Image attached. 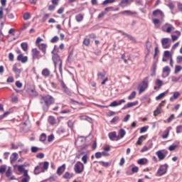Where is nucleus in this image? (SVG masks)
<instances>
[{"label": "nucleus", "instance_id": "nucleus-11", "mask_svg": "<svg viewBox=\"0 0 182 182\" xmlns=\"http://www.w3.org/2000/svg\"><path fill=\"white\" fill-rule=\"evenodd\" d=\"M59 122H60V119H58L57 120L53 116H50L48 117V123H50L51 126H55V124H59Z\"/></svg>", "mask_w": 182, "mask_h": 182}, {"label": "nucleus", "instance_id": "nucleus-58", "mask_svg": "<svg viewBox=\"0 0 182 182\" xmlns=\"http://www.w3.org/2000/svg\"><path fill=\"white\" fill-rule=\"evenodd\" d=\"M36 157L37 159H43V157H45V154L41 152L36 154Z\"/></svg>", "mask_w": 182, "mask_h": 182}, {"label": "nucleus", "instance_id": "nucleus-54", "mask_svg": "<svg viewBox=\"0 0 182 182\" xmlns=\"http://www.w3.org/2000/svg\"><path fill=\"white\" fill-rule=\"evenodd\" d=\"M108 106H109V107H117L118 106L117 101H116V100L113 101Z\"/></svg>", "mask_w": 182, "mask_h": 182}, {"label": "nucleus", "instance_id": "nucleus-18", "mask_svg": "<svg viewBox=\"0 0 182 182\" xmlns=\"http://www.w3.org/2000/svg\"><path fill=\"white\" fill-rule=\"evenodd\" d=\"M75 147L77 151H84V150H87V149L89 148V145L85 144L84 145H78Z\"/></svg>", "mask_w": 182, "mask_h": 182}, {"label": "nucleus", "instance_id": "nucleus-42", "mask_svg": "<svg viewBox=\"0 0 182 182\" xmlns=\"http://www.w3.org/2000/svg\"><path fill=\"white\" fill-rule=\"evenodd\" d=\"M39 140L40 141H46V134L45 133H43L40 135V137H39Z\"/></svg>", "mask_w": 182, "mask_h": 182}, {"label": "nucleus", "instance_id": "nucleus-30", "mask_svg": "<svg viewBox=\"0 0 182 182\" xmlns=\"http://www.w3.org/2000/svg\"><path fill=\"white\" fill-rule=\"evenodd\" d=\"M80 120H86L87 122H89V123L92 122V118L89 117L87 115H81L80 117Z\"/></svg>", "mask_w": 182, "mask_h": 182}, {"label": "nucleus", "instance_id": "nucleus-60", "mask_svg": "<svg viewBox=\"0 0 182 182\" xmlns=\"http://www.w3.org/2000/svg\"><path fill=\"white\" fill-rule=\"evenodd\" d=\"M18 100L17 96L11 97V103H18Z\"/></svg>", "mask_w": 182, "mask_h": 182}, {"label": "nucleus", "instance_id": "nucleus-9", "mask_svg": "<svg viewBox=\"0 0 182 182\" xmlns=\"http://www.w3.org/2000/svg\"><path fill=\"white\" fill-rule=\"evenodd\" d=\"M170 38H164L161 39V43L164 49H168V48H170L171 45L168 44Z\"/></svg>", "mask_w": 182, "mask_h": 182}, {"label": "nucleus", "instance_id": "nucleus-34", "mask_svg": "<svg viewBox=\"0 0 182 182\" xmlns=\"http://www.w3.org/2000/svg\"><path fill=\"white\" fill-rule=\"evenodd\" d=\"M144 139H146L144 136H139L137 141L136 142V146H140L141 144V143L143 142V140H144Z\"/></svg>", "mask_w": 182, "mask_h": 182}, {"label": "nucleus", "instance_id": "nucleus-40", "mask_svg": "<svg viewBox=\"0 0 182 182\" xmlns=\"http://www.w3.org/2000/svg\"><path fill=\"white\" fill-rule=\"evenodd\" d=\"M6 171V165L4 164L0 166V174H4Z\"/></svg>", "mask_w": 182, "mask_h": 182}, {"label": "nucleus", "instance_id": "nucleus-16", "mask_svg": "<svg viewBox=\"0 0 182 182\" xmlns=\"http://www.w3.org/2000/svg\"><path fill=\"white\" fill-rule=\"evenodd\" d=\"M153 16H161V18H164V14L160 9H156L152 13Z\"/></svg>", "mask_w": 182, "mask_h": 182}, {"label": "nucleus", "instance_id": "nucleus-4", "mask_svg": "<svg viewBox=\"0 0 182 182\" xmlns=\"http://www.w3.org/2000/svg\"><path fill=\"white\" fill-rule=\"evenodd\" d=\"M85 170V165L81 161H78L74 166V171L76 174H82Z\"/></svg>", "mask_w": 182, "mask_h": 182}, {"label": "nucleus", "instance_id": "nucleus-15", "mask_svg": "<svg viewBox=\"0 0 182 182\" xmlns=\"http://www.w3.org/2000/svg\"><path fill=\"white\" fill-rule=\"evenodd\" d=\"M27 93H28V95H30V96H31L32 97H36V96H38V92H36V90H35V88H28L26 90Z\"/></svg>", "mask_w": 182, "mask_h": 182}, {"label": "nucleus", "instance_id": "nucleus-5", "mask_svg": "<svg viewBox=\"0 0 182 182\" xmlns=\"http://www.w3.org/2000/svg\"><path fill=\"white\" fill-rule=\"evenodd\" d=\"M168 168V165L167 164L161 165L156 172V176L158 177H161V176H164V174L167 173Z\"/></svg>", "mask_w": 182, "mask_h": 182}, {"label": "nucleus", "instance_id": "nucleus-17", "mask_svg": "<svg viewBox=\"0 0 182 182\" xmlns=\"http://www.w3.org/2000/svg\"><path fill=\"white\" fill-rule=\"evenodd\" d=\"M13 72L16 73V77L18 78L19 76H21V69L18 68L16 66V64H14L13 65Z\"/></svg>", "mask_w": 182, "mask_h": 182}, {"label": "nucleus", "instance_id": "nucleus-63", "mask_svg": "<svg viewBox=\"0 0 182 182\" xmlns=\"http://www.w3.org/2000/svg\"><path fill=\"white\" fill-rule=\"evenodd\" d=\"M132 171L133 173H138L139 172V167H137V166L132 167Z\"/></svg>", "mask_w": 182, "mask_h": 182}, {"label": "nucleus", "instance_id": "nucleus-57", "mask_svg": "<svg viewBox=\"0 0 182 182\" xmlns=\"http://www.w3.org/2000/svg\"><path fill=\"white\" fill-rule=\"evenodd\" d=\"M119 116H116L114 118H112V119L110 121V123L114 124L116 123V122H119Z\"/></svg>", "mask_w": 182, "mask_h": 182}, {"label": "nucleus", "instance_id": "nucleus-20", "mask_svg": "<svg viewBox=\"0 0 182 182\" xmlns=\"http://www.w3.org/2000/svg\"><path fill=\"white\" fill-rule=\"evenodd\" d=\"M38 49H40V50H41L42 53L43 55L46 54V43H41V44H38Z\"/></svg>", "mask_w": 182, "mask_h": 182}, {"label": "nucleus", "instance_id": "nucleus-41", "mask_svg": "<svg viewBox=\"0 0 182 182\" xmlns=\"http://www.w3.org/2000/svg\"><path fill=\"white\" fill-rule=\"evenodd\" d=\"M97 76L98 77H101V79H105V77L106 76V71H105V70H103V72L102 73H98L97 74Z\"/></svg>", "mask_w": 182, "mask_h": 182}, {"label": "nucleus", "instance_id": "nucleus-6", "mask_svg": "<svg viewBox=\"0 0 182 182\" xmlns=\"http://www.w3.org/2000/svg\"><path fill=\"white\" fill-rule=\"evenodd\" d=\"M31 53H32L33 60H35V59H37V60H39V59L45 56L43 53H41V51L38 50V48H33L31 50Z\"/></svg>", "mask_w": 182, "mask_h": 182}, {"label": "nucleus", "instance_id": "nucleus-14", "mask_svg": "<svg viewBox=\"0 0 182 182\" xmlns=\"http://www.w3.org/2000/svg\"><path fill=\"white\" fill-rule=\"evenodd\" d=\"M17 60L21 63H26L28 62V56H23V54H19L17 56Z\"/></svg>", "mask_w": 182, "mask_h": 182}, {"label": "nucleus", "instance_id": "nucleus-44", "mask_svg": "<svg viewBox=\"0 0 182 182\" xmlns=\"http://www.w3.org/2000/svg\"><path fill=\"white\" fill-rule=\"evenodd\" d=\"M178 147V144H173L168 146L169 151H173V150H176Z\"/></svg>", "mask_w": 182, "mask_h": 182}, {"label": "nucleus", "instance_id": "nucleus-50", "mask_svg": "<svg viewBox=\"0 0 182 182\" xmlns=\"http://www.w3.org/2000/svg\"><path fill=\"white\" fill-rule=\"evenodd\" d=\"M11 176H12V170H11V167H9L6 171V177H11Z\"/></svg>", "mask_w": 182, "mask_h": 182}, {"label": "nucleus", "instance_id": "nucleus-10", "mask_svg": "<svg viewBox=\"0 0 182 182\" xmlns=\"http://www.w3.org/2000/svg\"><path fill=\"white\" fill-rule=\"evenodd\" d=\"M60 83H61V86L63 90V92H65V94L68 95V96H71L72 92L69 88L67 87L66 85L65 84V82H63V80H61Z\"/></svg>", "mask_w": 182, "mask_h": 182}, {"label": "nucleus", "instance_id": "nucleus-47", "mask_svg": "<svg viewBox=\"0 0 182 182\" xmlns=\"http://www.w3.org/2000/svg\"><path fill=\"white\" fill-rule=\"evenodd\" d=\"M83 45L85 46H89L90 45V39L89 38H85L82 42Z\"/></svg>", "mask_w": 182, "mask_h": 182}, {"label": "nucleus", "instance_id": "nucleus-3", "mask_svg": "<svg viewBox=\"0 0 182 182\" xmlns=\"http://www.w3.org/2000/svg\"><path fill=\"white\" fill-rule=\"evenodd\" d=\"M149 87V77L144 78L143 81L139 85V93H143Z\"/></svg>", "mask_w": 182, "mask_h": 182}, {"label": "nucleus", "instance_id": "nucleus-33", "mask_svg": "<svg viewBox=\"0 0 182 182\" xmlns=\"http://www.w3.org/2000/svg\"><path fill=\"white\" fill-rule=\"evenodd\" d=\"M127 4H129V0H122L121 2L119 4V6L122 8H124L127 6Z\"/></svg>", "mask_w": 182, "mask_h": 182}, {"label": "nucleus", "instance_id": "nucleus-39", "mask_svg": "<svg viewBox=\"0 0 182 182\" xmlns=\"http://www.w3.org/2000/svg\"><path fill=\"white\" fill-rule=\"evenodd\" d=\"M21 46L23 52H26V50H28V43H21Z\"/></svg>", "mask_w": 182, "mask_h": 182}, {"label": "nucleus", "instance_id": "nucleus-31", "mask_svg": "<svg viewBox=\"0 0 182 182\" xmlns=\"http://www.w3.org/2000/svg\"><path fill=\"white\" fill-rule=\"evenodd\" d=\"M151 70L152 73H154V75H156V70H157V63L154 62L152 63Z\"/></svg>", "mask_w": 182, "mask_h": 182}, {"label": "nucleus", "instance_id": "nucleus-61", "mask_svg": "<svg viewBox=\"0 0 182 182\" xmlns=\"http://www.w3.org/2000/svg\"><path fill=\"white\" fill-rule=\"evenodd\" d=\"M82 161H83L84 164L87 163V155L85 154L82 157Z\"/></svg>", "mask_w": 182, "mask_h": 182}, {"label": "nucleus", "instance_id": "nucleus-13", "mask_svg": "<svg viewBox=\"0 0 182 182\" xmlns=\"http://www.w3.org/2000/svg\"><path fill=\"white\" fill-rule=\"evenodd\" d=\"M65 170H66V164H63L62 166L58 168L56 173L58 174V176H62V174L65 173Z\"/></svg>", "mask_w": 182, "mask_h": 182}, {"label": "nucleus", "instance_id": "nucleus-64", "mask_svg": "<svg viewBox=\"0 0 182 182\" xmlns=\"http://www.w3.org/2000/svg\"><path fill=\"white\" fill-rule=\"evenodd\" d=\"M176 62H177V63H182V56L181 55H178L176 58Z\"/></svg>", "mask_w": 182, "mask_h": 182}, {"label": "nucleus", "instance_id": "nucleus-35", "mask_svg": "<svg viewBox=\"0 0 182 182\" xmlns=\"http://www.w3.org/2000/svg\"><path fill=\"white\" fill-rule=\"evenodd\" d=\"M137 105H139L138 101H135L134 102H128L127 104L128 109L130 108V107H134V106H137Z\"/></svg>", "mask_w": 182, "mask_h": 182}, {"label": "nucleus", "instance_id": "nucleus-46", "mask_svg": "<svg viewBox=\"0 0 182 182\" xmlns=\"http://www.w3.org/2000/svg\"><path fill=\"white\" fill-rule=\"evenodd\" d=\"M164 96H166V92H161L157 97H156V100H160L161 99H163Z\"/></svg>", "mask_w": 182, "mask_h": 182}, {"label": "nucleus", "instance_id": "nucleus-12", "mask_svg": "<svg viewBox=\"0 0 182 182\" xmlns=\"http://www.w3.org/2000/svg\"><path fill=\"white\" fill-rule=\"evenodd\" d=\"M170 72H171V70L170 69V67H168V65L165 66L163 68V75H162V77L166 78L167 77V76H168L170 75Z\"/></svg>", "mask_w": 182, "mask_h": 182}, {"label": "nucleus", "instance_id": "nucleus-27", "mask_svg": "<svg viewBox=\"0 0 182 182\" xmlns=\"http://www.w3.org/2000/svg\"><path fill=\"white\" fill-rule=\"evenodd\" d=\"M99 164H101V166H102V167H105L106 168H107V167H110V166H112V162H105L103 161H98Z\"/></svg>", "mask_w": 182, "mask_h": 182}, {"label": "nucleus", "instance_id": "nucleus-43", "mask_svg": "<svg viewBox=\"0 0 182 182\" xmlns=\"http://www.w3.org/2000/svg\"><path fill=\"white\" fill-rule=\"evenodd\" d=\"M23 18L24 21H28V19H31V14L29 12H26L23 14Z\"/></svg>", "mask_w": 182, "mask_h": 182}, {"label": "nucleus", "instance_id": "nucleus-22", "mask_svg": "<svg viewBox=\"0 0 182 182\" xmlns=\"http://www.w3.org/2000/svg\"><path fill=\"white\" fill-rule=\"evenodd\" d=\"M178 97H180V92L176 91L173 92V96L170 97V102H174V100L178 99Z\"/></svg>", "mask_w": 182, "mask_h": 182}, {"label": "nucleus", "instance_id": "nucleus-62", "mask_svg": "<svg viewBox=\"0 0 182 182\" xmlns=\"http://www.w3.org/2000/svg\"><path fill=\"white\" fill-rule=\"evenodd\" d=\"M149 129V127H142L140 129V133H145V132H147V129Z\"/></svg>", "mask_w": 182, "mask_h": 182}, {"label": "nucleus", "instance_id": "nucleus-55", "mask_svg": "<svg viewBox=\"0 0 182 182\" xmlns=\"http://www.w3.org/2000/svg\"><path fill=\"white\" fill-rule=\"evenodd\" d=\"M25 166V165H19L18 166V170L20 173H23V171H25V168H23Z\"/></svg>", "mask_w": 182, "mask_h": 182}, {"label": "nucleus", "instance_id": "nucleus-32", "mask_svg": "<svg viewBox=\"0 0 182 182\" xmlns=\"http://www.w3.org/2000/svg\"><path fill=\"white\" fill-rule=\"evenodd\" d=\"M137 163L141 166H144V164H147V159L146 158L140 159L139 160H138Z\"/></svg>", "mask_w": 182, "mask_h": 182}, {"label": "nucleus", "instance_id": "nucleus-19", "mask_svg": "<svg viewBox=\"0 0 182 182\" xmlns=\"http://www.w3.org/2000/svg\"><path fill=\"white\" fill-rule=\"evenodd\" d=\"M121 15H124V14H127L129 16L131 15H137V11H132L130 10H124L119 13Z\"/></svg>", "mask_w": 182, "mask_h": 182}, {"label": "nucleus", "instance_id": "nucleus-52", "mask_svg": "<svg viewBox=\"0 0 182 182\" xmlns=\"http://www.w3.org/2000/svg\"><path fill=\"white\" fill-rule=\"evenodd\" d=\"M182 70V67L181 65H176L174 73L176 75Z\"/></svg>", "mask_w": 182, "mask_h": 182}, {"label": "nucleus", "instance_id": "nucleus-28", "mask_svg": "<svg viewBox=\"0 0 182 182\" xmlns=\"http://www.w3.org/2000/svg\"><path fill=\"white\" fill-rule=\"evenodd\" d=\"M57 134H59L60 136H62L63 134H65L66 133V129L63 127H60L56 131Z\"/></svg>", "mask_w": 182, "mask_h": 182}, {"label": "nucleus", "instance_id": "nucleus-7", "mask_svg": "<svg viewBox=\"0 0 182 182\" xmlns=\"http://www.w3.org/2000/svg\"><path fill=\"white\" fill-rule=\"evenodd\" d=\"M108 136L112 141H119L120 140V136L117 135L116 132H109Z\"/></svg>", "mask_w": 182, "mask_h": 182}, {"label": "nucleus", "instance_id": "nucleus-25", "mask_svg": "<svg viewBox=\"0 0 182 182\" xmlns=\"http://www.w3.org/2000/svg\"><path fill=\"white\" fill-rule=\"evenodd\" d=\"M18 160V153L14 152L10 156L11 163H14V161H16Z\"/></svg>", "mask_w": 182, "mask_h": 182}, {"label": "nucleus", "instance_id": "nucleus-45", "mask_svg": "<svg viewBox=\"0 0 182 182\" xmlns=\"http://www.w3.org/2000/svg\"><path fill=\"white\" fill-rule=\"evenodd\" d=\"M164 58H170V59H171V53H170L169 50H166L164 53Z\"/></svg>", "mask_w": 182, "mask_h": 182}, {"label": "nucleus", "instance_id": "nucleus-53", "mask_svg": "<svg viewBox=\"0 0 182 182\" xmlns=\"http://www.w3.org/2000/svg\"><path fill=\"white\" fill-rule=\"evenodd\" d=\"M59 41V37L58 36H55L51 40V43H56Z\"/></svg>", "mask_w": 182, "mask_h": 182}, {"label": "nucleus", "instance_id": "nucleus-29", "mask_svg": "<svg viewBox=\"0 0 182 182\" xmlns=\"http://www.w3.org/2000/svg\"><path fill=\"white\" fill-rule=\"evenodd\" d=\"M72 177H73V173H70L68 171L63 175V178H65L66 180L70 179Z\"/></svg>", "mask_w": 182, "mask_h": 182}, {"label": "nucleus", "instance_id": "nucleus-49", "mask_svg": "<svg viewBox=\"0 0 182 182\" xmlns=\"http://www.w3.org/2000/svg\"><path fill=\"white\" fill-rule=\"evenodd\" d=\"M161 113V108L157 107L156 110L154 111V116H157Z\"/></svg>", "mask_w": 182, "mask_h": 182}, {"label": "nucleus", "instance_id": "nucleus-1", "mask_svg": "<svg viewBox=\"0 0 182 182\" xmlns=\"http://www.w3.org/2000/svg\"><path fill=\"white\" fill-rule=\"evenodd\" d=\"M53 103H55V98H53L52 95H43L40 99V104L41 105V107L43 112H48V110H49L50 106L53 105Z\"/></svg>", "mask_w": 182, "mask_h": 182}, {"label": "nucleus", "instance_id": "nucleus-59", "mask_svg": "<svg viewBox=\"0 0 182 182\" xmlns=\"http://www.w3.org/2000/svg\"><path fill=\"white\" fill-rule=\"evenodd\" d=\"M176 133L178 134L180 133H182V125H179L176 127Z\"/></svg>", "mask_w": 182, "mask_h": 182}, {"label": "nucleus", "instance_id": "nucleus-26", "mask_svg": "<svg viewBox=\"0 0 182 182\" xmlns=\"http://www.w3.org/2000/svg\"><path fill=\"white\" fill-rule=\"evenodd\" d=\"M43 171H43V169L41 170V166L38 165L35 167L33 173L34 174L38 175V174H41V173H43Z\"/></svg>", "mask_w": 182, "mask_h": 182}, {"label": "nucleus", "instance_id": "nucleus-38", "mask_svg": "<svg viewBox=\"0 0 182 182\" xmlns=\"http://www.w3.org/2000/svg\"><path fill=\"white\" fill-rule=\"evenodd\" d=\"M75 21H77V22H82V21H83V16L82 15V14L75 16Z\"/></svg>", "mask_w": 182, "mask_h": 182}, {"label": "nucleus", "instance_id": "nucleus-2", "mask_svg": "<svg viewBox=\"0 0 182 182\" xmlns=\"http://www.w3.org/2000/svg\"><path fill=\"white\" fill-rule=\"evenodd\" d=\"M56 47H57L56 46H54V48L51 51V53L53 55L52 59H53V62L54 63L55 68H56V66H58V65L59 72L62 75V72H63L62 60L60 59V56L58 55V50H56Z\"/></svg>", "mask_w": 182, "mask_h": 182}, {"label": "nucleus", "instance_id": "nucleus-51", "mask_svg": "<svg viewBox=\"0 0 182 182\" xmlns=\"http://www.w3.org/2000/svg\"><path fill=\"white\" fill-rule=\"evenodd\" d=\"M48 168H49V162L48 161H44L43 162V168L41 170H48Z\"/></svg>", "mask_w": 182, "mask_h": 182}, {"label": "nucleus", "instance_id": "nucleus-21", "mask_svg": "<svg viewBox=\"0 0 182 182\" xmlns=\"http://www.w3.org/2000/svg\"><path fill=\"white\" fill-rule=\"evenodd\" d=\"M156 86L154 87V90H157V89H160L163 86V81H161L160 79H158L156 81Z\"/></svg>", "mask_w": 182, "mask_h": 182}, {"label": "nucleus", "instance_id": "nucleus-36", "mask_svg": "<svg viewBox=\"0 0 182 182\" xmlns=\"http://www.w3.org/2000/svg\"><path fill=\"white\" fill-rule=\"evenodd\" d=\"M119 139H123V137L126 136V131L123 129H119Z\"/></svg>", "mask_w": 182, "mask_h": 182}, {"label": "nucleus", "instance_id": "nucleus-24", "mask_svg": "<svg viewBox=\"0 0 182 182\" xmlns=\"http://www.w3.org/2000/svg\"><path fill=\"white\" fill-rule=\"evenodd\" d=\"M156 156L159 160H164V159H166V154H164L161 151H156Z\"/></svg>", "mask_w": 182, "mask_h": 182}, {"label": "nucleus", "instance_id": "nucleus-37", "mask_svg": "<svg viewBox=\"0 0 182 182\" xmlns=\"http://www.w3.org/2000/svg\"><path fill=\"white\" fill-rule=\"evenodd\" d=\"M136 95H137V92L136 91H133L129 96H128V100H133L134 97H136Z\"/></svg>", "mask_w": 182, "mask_h": 182}, {"label": "nucleus", "instance_id": "nucleus-48", "mask_svg": "<svg viewBox=\"0 0 182 182\" xmlns=\"http://www.w3.org/2000/svg\"><path fill=\"white\" fill-rule=\"evenodd\" d=\"M116 2V0H105L102 3V5H107L109 4H113Z\"/></svg>", "mask_w": 182, "mask_h": 182}, {"label": "nucleus", "instance_id": "nucleus-8", "mask_svg": "<svg viewBox=\"0 0 182 182\" xmlns=\"http://www.w3.org/2000/svg\"><path fill=\"white\" fill-rule=\"evenodd\" d=\"M75 146H83L86 144V139L83 136H79L75 141Z\"/></svg>", "mask_w": 182, "mask_h": 182}, {"label": "nucleus", "instance_id": "nucleus-56", "mask_svg": "<svg viewBox=\"0 0 182 182\" xmlns=\"http://www.w3.org/2000/svg\"><path fill=\"white\" fill-rule=\"evenodd\" d=\"M175 117L174 114H171V116L167 119L168 123H171Z\"/></svg>", "mask_w": 182, "mask_h": 182}, {"label": "nucleus", "instance_id": "nucleus-23", "mask_svg": "<svg viewBox=\"0 0 182 182\" xmlns=\"http://www.w3.org/2000/svg\"><path fill=\"white\" fill-rule=\"evenodd\" d=\"M41 75L45 77H48V76H50V70H49L48 68H44L42 70Z\"/></svg>", "mask_w": 182, "mask_h": 182}]
</instances>
